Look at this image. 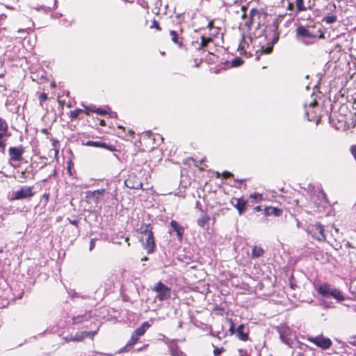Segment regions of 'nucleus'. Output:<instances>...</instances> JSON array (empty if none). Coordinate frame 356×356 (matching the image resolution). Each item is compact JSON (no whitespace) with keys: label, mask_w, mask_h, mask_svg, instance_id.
<instances>
[{"label":"nucleus","mask_w":356,"mask_h":356,"mask_svg":"<svg viewBox=\"0 0 356 356\" xmlns=\"http://www.w3.org/2000/svg\"><path fill=\"white\" fill-rule=\"evenodd\" d=\"M140 241L143 248L146 250L148 254L154 252L155 248V241L151 225H142L140 227Z\"/></svg>","instance_id":"nucleus-1"},{"label":"nucleus","mask_w":356,"mask_h":356,"mask_svg":"<svg viewBox=\"0 0 356 356\" xmlns=\"http://www.w3.org/2000/svg\"><path fill=\"white\" fill-rule=\"evenodd\" d=\"M317 291L324 298L332 297L339 302H341L345 299L344 296L339 289L332 287L327 283L319 285L317 288Z\"/></svg>","instance_id":"nucleus-2"},{"label":"nucleus","mask_w":356,"mask_h":356,"mask_svg":"<svg viewBox=\"0 0 356 356\" xmlns=\"http://www.w3.org/2000/svg\"><path fill=\"white\" fill-rule=\"evenodd\" d=\"M152 290L156 293L155 298L163 302L168 300L171 296V289L161 282H158Z\"/></svg>","instance_id":"nucleus-3"},{"label":"nucleus","mask_w":356,"mask_h":356,"mask_svg":"<svg viewBox=\"0 0 356 356\" xmlns=\"http://www.w3.org/2000/svg\"><path fill=\"white\" fill-rule=\"evenodd\" d=\"M307 231L314 238L319 241H323L326 238L323 226L320 223L316 222V224L309 225Z\"/></svg>","instance_id":"nucleus-4"},{"label":"nucleus","mask_w":356,"mask_h":356,"mask_svg":"<svg viewBox=\"0 0 356 356\" xmlns=\"http://www.w3.org/2000/svg\"><path fill=\"white\" fill-rule=\"evenodd\" d=\"M106 190L104 188L95 191H88L86 193V198L88 203L95 204L98 207L99 203L103 199Z\"/></svg>","instance_id":"nucleus-5"},{"label":"nucleus","mask_w":356,"mask_h":356,"mask_svg":"<svg viewBox=\"0 0 356 356\" xmlns=\"http://www.w3.org/2000/svg\"><path fill=\"white\" fill-rule=\"evenodd\" d=\"M296 34L298 37L302 38L303 42L309 44L311 42L307 40H315L317 38V34L311 32L310 29L304 26H299L296 29Z\"/></svg>","instance_id":"nucleus-6"},{"label":"nucleus","mask_w":356,"mask_h":356,"mask_svg":"<svg viewBox=\"0 0 356 356\" xmlns=\"http://www.w3.org/2000/svg\"><path fill=\"white\" fill-rule=\"evenodd\" d=\"M308 341L313 343L318 347L322 349H327L332 345V341L329 338L324 337L323 336H317L315 337L308 338Z\"/></svg>","instance_id":"nucleus-7"},{"label":"nucleus","mask_w":356,"mask_h":356,"mask_svg":"<svg viewBox=\"0 0 356 356\" xmlns=\"http://www.w3.org/2000/svg\"><path fill=\"white\" fill-rule=\"evenodd\" d=\"M24 152V149L22 145L18 147H10L8 149V154L10 156L9 162L21 161L22 160V155Z\"/></svg>","instance_id":"nucleus-8"},{"label":"nucleus","mask_w":356,"mask_h":356,"mask_svg":"<svg viewBox=\"0 0 356 356\" xmlns=\"http://www.w3.org/2000/svg\"><path fill=\"white\" fill-rule=\"evenodd\" d=\"M12 198L13 200L25 199L33 195L32 188L30 186H23L19 190L13 193Z\"/></svg>","instance_id":"nucleus-9"},{"label":"nucleus","mask_w":356,"mask_h":356,"mask_svg":"<svg viewBox=\"0 0 356 356\" xmlns=\"http://www.w3.org/2000/svg\"><path fill=\"white\" fill-rule=\"evenodd\" d=\"M124 184L127 187L133 189H141L143 186L141 181L135 175H129Z\"/></svg>","instance_id":"nucleus-10"},{"label":"nucleus","mask_w":356,"mask_h":356,"mask_svg":"<svg viewBox=\"0 0 356 356\" xmlns=\"http://www.w3.org/2000/svg\"><path fill=\"white\" fill-rule=\"evenodd\" d=\"M89 332H81L76 333L75 335H70L65 337L66 341H81L83 339H85L87 336H88Z\"/></svg>","instance_id":"nucleus-11"},{"label":"nucleus","mask_w":356,"mask_h":356,"mask_svg":"<svg viewBox=\"0 0 356 356\" xmlns=\"http://www.w3.org/2000/svg\"><path fill=\"white\" fill-rule=\"evenodd\" d=\"M170 226H171L172 229L175 232H176L178 238H179V241H181L184 229L182 227L179 226L178 222L175 220H172L170 222Z\"/></svg>","instance_id":"nucleus-12"},{"label":"nucleus","mask_w":356,"mask_h":356,"mask_svg":"<svg viewBox=\"0 0 356 356\" xmlns=\"http://www.w3.org/2000/svg\"><path fill=\"white\" fill-rule=\"evenodd\" d=\"M247 201L243 198L236 199V204H234V207L238 211V213L241 215L246 209Z\"/></svg>","instance_id":"nucleus-13"},{"label":"nucleus","mask_w":356,"mask_h":356,"mask_svg":"<svg viewBox=\"0 0 356 356\" xmlns=\"http://www.w3.org/2000/svg\"><path fill=\"white\" fill-rule=\"evenodd\" d=\"M273 38L270 46H268L266 47H262L261 49V51L265 54H269L272 51L273 44H275L279 39V36L276 33V32L273 31Z\"/></svg>","instance_id":"nucleus-14"},{"label":"nucleus","mask_w":356,"mask_h":356,"mask_svg":"<svg viewBox=\"0 0 356 356\" xmlns=\"http://www.w3.org/2000/svg\"><path fill=\"white\" fill-rule=\"evenodd\" d=\"M149 327L150 324L148 322H144L134 332L136 333V335H138L139 337H140L145 333Z\"/></svg>","instance_id":"nucleus-15"},{"label":"nucleus","mask_w":356,"mask_h":356,"mask_svg":"<svg viewBox=\"0 0 356 356\" xmlns=\"http://www.w3.org/2000/svg\"><path fill=\"white\" fill-rule=\"evenodd\" d=\"M264 253V249L260 246H254L251 253V258L256 259L262 256Z\"/></svg>","instance_id":"nucleus-16"},{"label":"nucleus","mask_w":356,"mask_h":356,"mask_svg":"<svg viewBox=\"0 0 356 356\" xmlns=\"http://www.w3.org/2000/svg\"><path fill=\"white\" fill-rule=\"evenodd\" d=\"M243 329H244V325L242 324L240 325L236 329V334L239 339H241V341H245L248 339V335L247 333L243 332Z\"/></svg>","instance_id":"nucleus-17"},{"label":"nucleus","mask_w":356,"mask_h":356,"mask_svg":"<svg viewBox=\"0 0 356 356\" xmlns=\"http://www.w3.org/2000/svg\"><path fill=\"white\" fill-rule=\"evenodd\" d=\"M139 339H140V337L138 335H136V333L133 332L130 339L127 343L124 349L127 350L129 347H131V346H134L135 343H136L137 341L139 340Z\"/></svg>","instance_id":"nucleus-18"},{"label":"nucleus","mask_w":356,"mask_h":356,"mask_svg":"<svg viewBox=\"0 0 356 356\" xmlns=\"http://www.w3.org/2000/svg\"><path fill=\"white\" fill-rule=\"evenodd\" d=\"M209 220V216L206 213H203L202 216L197 220V225L201 227H204Z\"/></svg>","instance_id":"nucleus-19"},{"label":"nucleus","mask_w":356,"mask_h":356,"mask_svg":"<svg viewBox=\"0 0 356 356\" xmlns=\"http://www.w3.org/2000/svg\"><path fill=\"white\" fill-rule=\"evenodd\" d=\"M213 40L211 38H207L204 36L201 37V42L200 44V47H198V49H204L205 47H207L208 44L211 42Z\"/></svg>","instance_id":"nucleus-20"},{"label":"nucleus","mask_w":356,"mask_h":356,"mask_svg":"<svg viewBox=\"0 0 356 356\" xmlns=\"http://www.w3.org/2000/svg\"><path fill=\"white\" fill-rule=\"evenodd\" d=\"M8 125L0 126V140L6 139L8 135Z\"/></svg>","instance_id":"nucleus-21"},{"label":"nucleus","mask_w":356,"mask_h":356,"mask_svg":"<svg viewBox=\"0 0 356 356\" xmlns=\"http://www.w3.org/2000/svg\"><path fill=\"white\" fill-rule=\"evenodd\" d=\"M297 12L305 11L307 8L304 5V0H296Z\"/></svg>","instance_id":"nucleus-22"},{"label":"nucleus","mask_w":356,"mask_h":356,"mask_svg":"<svg viewBox=\"0 0 356 356\" xmlns=\"http://www.w3.org/2000/svg\"><path fill=\"white\" fill-rule=\"evenodd\" d=\"M170 35L171 36V39L175 44H177L179 47L182 46V42H179L178 40V35L175 31H170Z\"/></svg>","instance_id":"nucleus-23"},{"label":"nucleus","mask_w":356,"mask_h":356,"mask_svg":"<svg viewBox=\"0 0 356 356\" xmlns=\"http://www.w3.org/2000/svg\"><path fill=\"white\" fill-rule=\"evenodd\" d=\"M266 213L268 214L272 213L275 216H279L281 214L282 211L280 209H277L275 207H270L266 209Z\"/></svg>","instance_id":"nucleus-24"},{"label":"nucleus","mask_w":356,"mask_h":356,"mask_svg":"<svg viewBox=\"0 0 356 356\" xmlns=\"http://www.w3.org/2000/svg\"><path fill=\"white\" fill-rule=\"evenodd\" d=\"M243 63V60L239 57H235L231 60L232 67H239Z\"/></svg>","instance_id":"nucleus-25"},{"label":"nucleus","mask_w":356,"mask_h":356,"mask_svg":"<svg viewBox=\"0 0 356 356\" xmlns=\"http://www.w3.org/2000/svg\"><path fill=\"white\" fill-rule=\"evenodd\" d=\"M86 145L88 146L106 147V144L98 141H88Z\"/></svg>","instance_id":"nucleus-26"},{"label":"nucleus","mask_w":356,"mask_h":356,"mask_svg":"<svg viewBox=\"0 0 356 356\" xmlns=\"http://www.w3.org/2000/svg\"><path fill=\"white\" fill-rule=\"evenodd\" d=\"M83 110L82 109H76L70 111V117L72 119L77 118L80 113H83Z\"/></svg>","instance_id":"nucleus-27"},{"label":"nucleus","mask_w":356,"mask_h":356,"mask_svg":"<svg viewBox=\"0 0 356 356\" xmlns=\"http://www.w3.org/2000/svg\"><path fill=\"white\" fill-rule=\"evenodd\" d=\"M88 110L92 113H96L100 115H105L106 113V111L102 108H88Z\"/></svg>","instance_id":"nucleus-28"},{"label":"nucleus","mask_w":356,"mask_h":356,"mask_svg":"<svg viewBox=\"0 0 356 356\" xmlns=\"http://www.w3.org/2000/svg\"><path fill=\"white\" fill-rule=\"evenodd\" d=\"M315 193H316V196L319 200H323L325 198V194L321 188H317Z\"/></svg>","instance_id":"nucleus-29"},{"label":"nucleus","mask_w":356,"mask_h":356,"mask_svg":"<svg viewBox=\"0 0 356 356\" xmlns=\"http://www.w3.org/2000/svg\"><path fill=\"white\" fill-rule=\"evenodd\" d=\"M337 20V17L335 15L327 16L325 17V21L327 24H332L335 22Z\"/></svg>","instance_id":"nucleus-30"},{"label":"nucleus","mask_w":356,"mask_h":356,"mask_svg":"<svg viewBox=\"0 0 356 356\" xmlns=\"http://www.w3.org/2000/svg\"><path fill=\"white\" fill-rule=\"evenodd\" d=\"M47 94L42 92L39 95L38 99L40 102V106H42V103L47 99Z\"/></svg>","instance_id":"nucleus-31"},{"label":"nucleus","mask_w":356,"mask_h":356,"mask_svg":"<svg viewBox=\"0 0 356 356\" xmlns=\"http://www.w3.org/2000/svg\"><path fill=\"white\" fill-rule=\"evenodd\" d=\"M6 139L0 140V152L3 153V154L5 153V149H6Z\"/></svg>","instance_id":"nucleus-32"},{"label":"nucleus","mask_w":356,"mask_h":356,"mask_svg":"<svg viewBox=\"0 0 356 356\" xmlns=\"http://www.w3.org/2000/svg\"><path fill=\"white\" fill-rule=\"evenodd\" d=\"M51 2H50L48 5L44 6L49 10L54 9L56 8L57 0H51Z\"/></svg>","instance_id":"nucleus-33"},{"label":"nucleus","mask_w":356,"mask_h":356,"mask_svg":"<svg viewBox=\"0 0 356 356\" xmlns=\"http://www.w3.org/2000/svg\"><path fill=\"white\" fill-rule=\"evenodd\" d=\"M348 341L351 346H356V335L350 336Z\"/></svg>","instance_id":"nucleus-34"},{"label":"nucleus","mask_w":356,"mask_h":356,"mask_svg":"<svg viewBox=\"0 0 356 356\" xmlns=\"http://www.w3.org/2000/svg\"><path fill=\"white\" fill-rule=\"evenodd\" d=\"M224 351L225 349L223 348H216L213 350V355L215 356H219Z\"/></svg>","instance_id":"nucleus-35"},{"label":"nucleus","mask_w":356,"mask_h":356,"mask_svg":"<svg viewBox=\"0 0 356 356\" xmlns=\"http://www.w3.org/2000/svg\"><path fill=\"white\" fill-rule=\"evenodd\" d=\"M261 197H262L261 195V194H258V193L251 194L250 195V197L252 198V199H257V198H259V200H261Z\"/></svg>","instance_id":"nucleus-36"},{"label":"nucleus","mask_w":356,"mask_h":356,"mask_svg":"<svg viewBox=\"0 0 356 356\" xmlns=\"http://www.w3.org/2000/svg\"><path fill=\"white\" fill-rule=\"evenodd\" d=\"M316 100L314 99L309 103L308 106L309 108H313L316 106Z\"/></svg>","instance_id":"nucleus-37"},{"label":"nucleus","mask_w":356,"mask_h":356,"mask_svg":"<svg viewBox=\"0 0 356 356\" xmlns=\"http://www.w3.org/2000/svg\"><path fill=\"white\" fill-rule=\"evenodd\" d=\"M222 176L224 178H228L232 176V174L229 172L225 171L222 173Z\"/></svg>","instance_id":"nucleus-38"},{"label":"nucleus","mask_w":356,"mask_h":356,"mask_svg":"<svg viewBox=\"0 0 356 356\" xmlns=\"http://www.w3.org/2000/svg\"><path fill=\"white\" fill-rule=\"evenodd\" d=\"M95 239H91L90 242V248H89L90 251L95 248Z\"/></svg>","instance_id":"nucleus-39"},{"label":"nucleus","mask_w":356,"mask_h":356,"mask_svg":"<svg viewBox=\"0 0 356 356\" xmlns=\"http://www.w3.org/2000/svg\"><path fill=\"white\" fill-rule=\"evenodd\" d=\"M69 222L73 225H75V226H77L78 223H79V221L76 220H70L69 219Z\"/></svg>","instance_id":"nucleus-40"},{"label":"nucleus","mask_w":356,"mask_h":356,"mask_svg":"<svg viewBox=\"0 0 356 356\" xmlns=\"http://www.w3.org/2000/svg\"><path fill=\"white\" fill-rule=\"evenodd\" d=\"M1 125L4 126V125H8V124L4 120H3L2 118H0V126H1Z\"/></svg>","instance_id":"nucleus-41"},{"label":"nucleus","mask_w":356,"mask_h":356,"mask_svg":"<svg viewBox=\"0 0 356 356\" xmlns=\"http://www.w3.org/2000/svg\"><path fill=\"white\" fill-rule=\"evenodd\" d=\"M154 26L157 29H159V24L156 21L154 22Z\"/></svg>","instance_id":"nucleus-42"},{"label":"nucleus","mask_w":356,"mask_h":356,"mask_svg":"<svg viewBox=\"0 0 356 356\" xmlns=\"http://www.w3.org/2000/svg\"><path fill=\"white\" fill-rule=\"evenodd\" d=\"M100 124H101L102 126H104V125L106 124V123H105L104 120H102L100 121Z\"/></svg>","instance_id":"nucleus-43"},{"label":"nucleus","mask_w":356,"mask_h":356,"mask_svg":"<svg viewBox=\"0 0 356 356\" xmlns=\"http://www.w3.org/2000/svg\"><path fill=\"white\" fill-rule=\"evenodd\" d=\"M245 180L244 179H240V180H236V181L239 182V183H243Z\"/></svg>","instance_id":"nucleus-44"},{"label":"nucleus","mask_w":356,"mask_h":356,"mask_svg":"<svg viewBox=\"0 0 356 356\" xmlns=\"http://www.w3.org/2000/svg\"><path fill=\"white\" fill-rule=\"evenodd\" d=\"M55 86H56L55 83L52 82V83H51V88H54V87H55Z\"/></svg>","instance_id":"nucleus-45"},{"label":"nucleus","mask_w":356,"mask_h":356,"mask_svg":"<svg viewBox=\"0 0 356 356\" xmlns=\"http://www.w3.org/2000/svg\"><path fill=\"white\" fill-rule=\"evenodd\" d=\"M293 6L291 3H289V8H291Z\"/></svg>","instance_id":"nucleus-46"},{"label":"nucleus","mask_w":356,"mask_h":356,"mask_svg":"<svg viewBox=\"0 0 356 356\" xmlns=\"http://www.w3.org/2000/svg\"><path fill=\"white\" fill-rule=\"evenodd\" d=\"M219 72H220L219 70L214 72V73H216V74L219 73Z\"/></svg>","instance_id":"nucleus-47"},{"label":"nucleus","mask_w":356,"mask_h":356,"mask_svg":"<svg viewBox=\"0 0 356 356\" xmlns=\"http://www.w3.org/2000/svg\"><path fill=\"white\" fill-rule=\"evenodd\" d=\"M308 112H309V111H308V110H306L305 113H306V115H308Z\"/></svg>","instance_id":"nucleus-48"},{"label":"nucleus","mask_w":356,"mask_h":356,"mask_svg":"<svg viewBox=\"0 0 356 356\" xmlns=\"http://www.w3.org/2000/svg\"><path fill=\"white\" fill-rule=\"evenodd\" d=\"M44 198L48 199V195H45Z\"/></svg>","instance_id":"nucleus-49"},{"label":"nucleus","mask_w":356,"mask_h":356,"mask_svg":"<svg viewBox=\"0 0 356 356\" xmlns=\"http://www.w3.org/2000/svg\"><path fill=\"white\" fill-rule=\"evenodd\" d=\"M44 198L48 199V195H45Z\"/></svg>","instance_id":"nucleus-50"},{"label":"nucleus","mask_w":356,"mask_h":356,"mask_svg":"<svg viewBox=\"0 0 356 356\" xmlns=\"http://www.w3.org/2000/svg\"><path fill=\"white\" fill-rule=\"evenodd\" d=\"M177 356H184V355H183V353H180V355H177Z\"/></svg>","instance_id":"nucleus-51"},{"label":"nucleus","mask_w":356,"mask_h":356,"mask_svg":"<svg viewBox=\"0 0 356 356\" xmlns=\"http://www.w3.org/2000/svg\"><path fill=\"white\" fill-rule=\"evenodd\" d=\"M257 209L258 211H259V210H260V207H257Z\"/></svg>","instance_id":"nucleus-52"},{"label":"nucleus","mask_w":356,"mask_h":356,"mask_svg":"<svg viewBox=\"0 0 356 356\" xmlns=\"http://www.w3.org/2000/svg\"><path fill=\"white\" fill-rule=\"evenodd\" d=\"M128 240H129V238H125V241H127H127H128Z\"/></svg>","instance_id":"nucleus-53"},{"label":"nucleus","mask_w":356,"mask_h":356,"mask_svg":"<svg viewBox=\"0 0 356 356\" xmlns=\"http://www.w3.org/2000/svg\"><path fill=\"white\" fill-rule=\"evenodd\" d=\"M76 320V322H79V319H75Z\"/></svg>","instance_id":"nucleus-54"},{"label":"nucleus","mask_w":356,"mask_h":356,"mask_svg":"<svg viewBox=\"0 0 356 356\" xmlns=\"http://www.w3.org/2000/svg\"><path fill=\"white\" fill-rule=\"evenodd\" d=\"M134 134V132L130 131V134Z\"/></svg>","instance_id":"nucleus-55"}]
</instances>
